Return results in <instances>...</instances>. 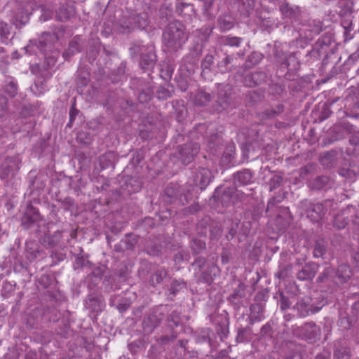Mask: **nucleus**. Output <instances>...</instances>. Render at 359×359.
I'll list each match as a JSON object with an SVG mask.
<instances>
[{
  "label": "nucleus",
  "mask_w": 359,
  "mask_h": 359,
  "mask_svg": "<svg viewBox=\"0 0 359 359\" xmlns=\"http://www.w3.org/2000/svg\"><path fill=\"white\" fill-rule=\"evenodd\" d=\"M80 51L79 39H74L69 43L68 48L63 53V57L65 60H69L72 55Z\"/></svg>",
  "instance_id": "b1692460"
},
{
  "label": "nucleus",
  "mask_w": 359,
  "mask_h": 359,
  "mask_svg": "<svg viewBox=\"0 0 359 359\" xmlns=\"http://www.w3.org/2000/svg\"><path fill=\"white\" fill-rule=\"evenodd\" d=\"M63 32L64 29L61 27L56 32L53 34L50 33L43 34L39 39V48L41 51L46 52L48 48L51 47V43L54 40L58 39L62 36Z\"/></svg>",
  "instance_id": "ddd939ff"
},
{
  "label": "nucleus",
  "mask_w": 359,
  "mask_h": 359,
  "mask_svg": "<svg viewBox=\"0 0 359 359\" xmlns=\"http://www.w3.org/2000/svg\"><path fill=\"white\" fill-rule=\"evenodd\" d=\"M165 194L169 198L168 201L171 203L184 205L189 201V191L185 190L184 187L177 184H169L165 190Z\"/></svg>",
  "instance_id": "7ed1b4c3"
},
{
  "label": "nucleus",
  "mask_w": 359,
  "mask_h": 359,
  "mask_svg": "<svg viewBox=\"0 0 359 359\" xmlns=\"http://www.w3.org/2000/svg\"><path fill=\"white\" fill-rule=\"evenodd\" d=\"M171 293L173 294H175V293L178 291V289L177 288V285H175V283L172 284L170 288Z\"/></svg>",
  "instance_id": "774afa93"
},
{
  "label": "nucleus",
  "mask_w": 359,
  "mask_h": 359,
  "mask_svg": "<svg viewBox=\"0 0 359 359\" xmlns=\"http://www.w3.org/2000/svg\"><path fill=\"white\" fill-rule=\"evenodd\" d=\"M78 113L79 111L72 107L69 112L70 121L67 126H70L72 121L74 119L75 116L78 114Z\"/></svg>",
  "instance_id": "13d9d810"
},
{
  "label": "nucleus",
  "mask_w": 359,
  "mask_h": 359,
  "mask_svg": "<svg viewBox=\"0 0 359 359\" xmlns=\"http://www.w3.org/2000/svg\"><path fill=\"white\" fill-rule=\"evenodd\" d=\"M154 47L151 45L142 46L134 45L130 48V50L140 55V65L142 69L145 70L151 69L156 62V55L154 53Z\"/></svg>",
  "instance_id": "f03ea898"
},
{
  "label": "nucleus",
  "mask_w": 359,
  "mask_h": 359,
  "mask_svg": "<svg viewBox=\"0 0 359 359\" xmlns=\"http://www.w3.org/2000/svg\"><path fill=\"white\" fill-rule=\"evenodd\" d=\"M187 38L184 25L179 21H173L163 31V43L168 52L173 53L182 48Z\"/></svg>",
  "instance_id": "f257e3e1"
},
{
  "label": "nucleus",
  "mask_w": 359,
  "mask_h": 359,
  "mask_svg": "<svg viewBox=\"0 0 359 359\" xmlns=\"http://www.w3.org/2000/svg\"><path fill=\"white\" fill-rule=\"evenodd\" d=\"M214 62V57L212 55H207L201 62V75L206 78L211 72V66Z\"/></svg>",
  "instance_id": "5701e85b"
},
{
  "label": "nucleus",
  "mask_w": 359,
  "mask_h": 359,
  "mask_svg": "<svg viewBox=\"0 0 359 359\" xmlns=\"http://www.w3.org/2000/svg\"><path fill=\"white\" fill-rule=\"evenodd\" d=\"M233 59L229 56L226 55L220 62L218 63V67L224 68L221 69L222 72H230L232 70L231 67H228L227 65L231 63Z\"/></svg>",
  "instance_id": "58836bf2"
},
{
  "label": "nucleus",
  "mask_w": 359,
  "mask_h": 359,
  "mask_svg": "<svg viewBox=\"0 0 359 359\" xmlns=\"http://www.w3.org/2000/svg\"><path fill=\"white\" fill-rule=\"evenodd\" d=\"M135 20V12L128 15H124L116 23L114 29L119 34H126L132 32L136 27L133 20Z\"/></svg>",
  "instance_id": "6e6552de"
},
{
  "label": "nucleus",
  "mask_w": 359,
  "mask_h": 359,
  "mask_svg": "<svg viewBox=\"0 0 359 359\" xmlns=\"http://www.w3.org/2000/svg\"><path fill=\"white\" fill-rule=\"evenodd\" d=\"M325 252V242L323 239L317 240L313 250V256L315 257H322Z\"/></svg>",
  "instance_id": "473e14b6"
},
{
  "label": "nucleus",
  "mask_w": 359,
  "mask_h": 359,
  "mask_svg": "<svg viewBox=\"0 0 359 359\" xmlns=\"http://www.w3.org/2000/svg\"><path fill=\"white\" fill-rule=\"evenodd\" d=\"M260 59H261V57L259 54L254 53L249 57L248 61L251 62L253 60H255L253 65H255L256 63H257L259 61Z\"/></svg>",
  "instance_id": "680f3d73"
},
{
  "label": "nucleus",
  "mask_w": 359,
  "mask_h": 359,
  "mask_svg": "<svg viewBox=\"0 0 359 359\" xmlns=\"http://www.w3.org/2000/svg\"><path fill=\"white\" fill-rule=\"evenodd\" d=\"M153 91L151 88H147L145 90H142L140 94L138 99L140 102H147L151 99Z\"/></svg>",
  "instance_id": "4c0bfd02"
},
{
  "label": "nucleus",
  "mask_w": 359,
  "mask_h": 359,
  "mask_svg": "<svg viewBox=\"0 0 359 359\" xmlns=\"http://www.w3.org/2000/svg\"><path fill=\"white\" fill-rule=\"evenodd\" d=\"M243 156L246 159L250 158L255 159L258 156V152L255 151V146L252 144H246L242 147Z\"/></svg>",
  "instance_id": "c85d7f7f"
},
{
  "label": "nucleus",
  "mask_w": 359,
  "mask_h": 359,
  "mask_svg": "<svg viewBox=\"0 0 359 359\" xmlns=\"http://www.w3.org/2000/svg\"><path fill=\"white\" fill-rule=\"evenodd\" d=\"M292 270V265L288 264L280 269L276 276L279 278L285 279L289 276V272Z\"/></svg>",
  "instance_id": "37998d69"
},
{
  "label": "nucleus",
  "mask_w": 359,
  "mask_h": 359,
  "mask_svg": "<svg viewBox=\"0 0 359 359\" xmlns=\"http://www.w3.org/2000/svg\"><path fill=\"white\" fill-rule=\"evenodd\" d=\"M212 177L211 172L205 168H198L193 175V180L196 186L204 189L210 183Z\"/></svg>",
  "instance_id": "1a4fd4ad"
},
{
  "label": "nucleus",
  "mask_w": 359,
  "mask_h": 359,
  "mask_svg": "<svg viewBox=\"0 0 359 359\" xmlns=\"http://www.w3.org/2000/svg\"><path fill=\"white\" fill-rule=\"evenodd\" d=\"M265 79L266 75L264 73L256 72L246 76L245 82L250 86H258L264 81Z\"/></svg>",
  "instance_id": "f3484780"
},
{
  "label": "nucleus",
  "mask_w": 359,
  "mask_h": 359,
  "mask_svg": "<svg viewBox=\"0 0 359 359\" xmlns=\"http://www.w3.org/2000/svg\"><path fill=\"white\" fill-rule=\"evenodd\" d=\"M282 182L283 177L281 176L274 175L273 177H272L269 182L270 191H273V189L280 186Z\"/></svg>",
  "instance_id": "ea45409f"
},
{
  "label": "nucleus",
  "mask_w": 359,
  "mask_h": 359,
  "mask_svg": "<svg viewBox=\"0 0 359 359\" xmlns=\"http://www.w3.org/2000/svg\"><path fill=\"white\" fill-rule=\"evenodd\" d=\"M61 238V234L59 231H56L53 235H46L42 238V243L47 248H53L57 245Z\"/></svg>",
  "instance_id": "4be33fe9"
},
{
  "label": "nucleus",
  "mask_w": 359,
  "mask_h": 359,
  "mask_svg": "<svg viewBox=\"0 0 359 359\" xmlns=\"http://www.w3.org/2000/svg\"><path fill=\"white\" fill-rule=\"evenodd\" d=\"M9 34L8 25L3 22H0V36L7 38V35Z\"/></svg>",
  "instance_id": "de8ad7c7"
},
{
  "label": "nucleus",
  "mask_w": 359,
  "mask_h": 359,
  "mask_svg": "<svg viewBox=\"0 0 359 359\" xmlns=\"http://www.w3.org/2000/svg\"><path fill=\"white\" fill-rule=\"evenodd\" d=\"M43 13L41 15L40 19L41 20L46 21L48 19L50 18L52 16V12L50 11L43 10Z\"/></svg>",
  "instance_id": "4d7b16f0"
},
{
  "label": "nucleus",
  "mask_w": 359,
  "mask_h": 359,
  "mask_svg": "<svg viewBox=\"0 0 359 359\" xmlns=\"http://www.w3.org/2000/svg\"><path fill=\"white\" fill-rule=\"evenodd\" d=\"M233 107L231 97V88L228 86H219L217 99L213 104V109L217 112H222Z\"/></svg>",
  "instance_id": "20e7f679"
},
{
  "label": "nucleus",
  "mask_w": 359,
  "mask_h": 359,
  "mask_svg": "<svg viewBox=\"0 0 359 359\" xmlns=\"http://www.w3.org/2000/svg\"><path fill=\"white\" fill-rule=\"evenodd\" d=\"M283 111V107L279 105V106H278L277 109H271V110L266 111V114L269 118H273L275 116L281 113Z\"/></svg>",
  "instance_id": "3c124183"
},
{
  "label": "nucleus",
  "mask_w": 359,
  "mask_h": 359,
  "mask_svg": "<svg viewBox=\"0 0 359 359\" xmlns=\"http://www.w3.org/2000/svg\"><path fill=\"white\" fill-rule=\"evenodd\" d=\"M220 139L217 134L212 135L208 141L209 148L212 150L217 151L216 147L220 144Z\"/></svg>",
  "instance_id": "a19ab883"
},
{
  "label": "nucleus",
  "mask_w": 359,
  "mask_h": 359,
  "mask_svg": "<svg viewBox=\"0 0 359 359\" xmlns=\"http://www.w3.org/2000/svg\"><path fill=\"white\" fill-rule=\"evenodd\" d=\"M279 304L281 311H285L290 307L292 302L287 297H286L283 292H280Z\"/></svg>",
  "instance_id": "e433bc0d"
},
{
  "label": "nucleus",
  "mask_w": 359,
  "mask_h": 359,
  "mask_svg": "<svg viewBox=\"0 0 359 359\" xmlns=\"http://www.w3.org/2000/svg\"><path fill=\"white\" fill-rule=\"evenodd\" d=\"M231 194H232V191L231 189L225 190L222 196V201L226 203L229 202L231 198V196H232Z\"/></svg>",
  "instance_id": "6e6d98bb"
},
{
  "label": "nucleus",
  "mask_w": 359,
  "mask_h": 359,
  "mask_svg": "<svg viewBox=\"0 0 359 359\" xmlns=\"http://www.w3.org/2000/svg\"><path fill=\"white\" fill-rule=\"evenodd\" d=\"M168 275V271L165 269H159L156 270L151 276L149 283L151 285L155 286L162 282L163 278Z\"/></svg>",
  "instance_id": "bb28decb"
},
{
  "label": "nucleus",
  "mask_w": 359,
  "mask_h": 359,
  "mask_svg": "<svg viewBox=\"0 0 359 359\" xmlns=\"http://www.w3.org/2000/svg\"><path fill=\"white\" fill-rule=\"evenodd\" d=\"M292 309L297 313V316L300 318H304L309 316L310 313H317L320 310L319 308L315 307L311 304V299L309 297L299 299Z\"/></svg>",
  "instance_id": "423d86ee"
},
{
  "label": "nucleus",
  "mask_w": 359,
  "mask_h": 359,
  "mask_svg": "<svg viewBox=\"0 0 359 359\" xmlns=\"http://www.w3.org/2000/svg\"><path fill=\"white\" fill-rule=\"evenodd\" d=\"M271 330V327L270 326L269 324H266L265 325H264L262 329H261V334L262 335H266L267 334H269Z\"/></svg>",
  "instance_id": "052dcab7"
},
{
  "label": "nucleus",
  "mask_w": 359,
  "mask_h": 359,
  "mask_svg": "<svg viewBox=\"0 0 359 359\" xmlns=\"http://www.w3.org/2000/svg\"><path fill=\"white\" fill-rule=\"evenodd\" d=\"M191 249L195 255L201 253L205 250V243L199 239H193L191 243Z\"/></svg>",
  "instance_id": "72a5a7b5"
},
{
  "label": "nucleus",
  "mask_w": 359,
  "mask_h": 359,
  "mask_svg": "<svg viewBox=\"0 0 359 359\" xmlns=\"http://www.w3.org/2000/svg\"><path fill=\"white\" fill-rule=\"evenodd\" d=\"M212 32L210 27H205L194 32V36L198 38L196 45L194 48L196 55H198L202 52V48Z\"/></svg>",
  "instance_id": "9b49d317"
},
{
  "label": "nucleus",
  "mask_w": 359,
  "mask_h": 359,
  "mask_svg": "<svg viewBox=\"0 0 359 359\" xmlns=\"http://www.w3.org/2000/svg\"><path fill=\"white\" fill-rule=\"evenodd\" d=\"M294 334L309 341H314L320 334V329L313 323H306L304 326L297 328Z\"/></svg>",
  "instance_id": "0eeeda50"
},
{
  "label": "nucleus",
  "mask_w": 359,
  "mask_h": 359,
  "mask_svg": "<svg viewBox=\"0 0 359 359\" xmlns=\"http://www.w3.org/2000/svg\"><path fill=\"white\" fill-rule=\"evenodd\" d=\"M6 90L7 93L9 94V95L11 97H14L17 93L16 85L13 82H10L6 86Z\"/></svg>",
  "instance_id": "49530a36"
},
{
  "label": "nucleus",
  "mask_w": 359,
  "mask_h": 359,
  "mask_svg": "<svg viewBox=\"0 0 359 359\" xmlns=\"http://www.w3.org/2000/svg\"><path fill=\"white\" fill-rule=\"evenodd\" d=\"M280 11L283 15L291 18H297L298 15L297 8L290 7L286 2H283L280 5Z\"/></svg>",
  "instance_id": "cd10ccee"
},
{
  "label": "nucleus",
  "mask_w": 359,
  "mask_h": 359,
  "mask_svg": "<svg viewBox=\"0 0 359 359\" xmlns=\"http://www.w3.org/2000/svg\"><path fill=\"white\" fill-rule=\"evenodd\" d=\"M62 204L63 205L64 209L67 210H69L70 208L73 205L74 201L71 198H69V197L68 198H65L62 201Z\"/></svg>",
  "instance_id": "864d4df0"
},
{
  "label": "nucleus",
  "mask_w": 359,
  "mask_h": 359,
  "mask_svg": "<svg viewBox=\"0 0 359 359\" xmlns=\"http://www.w3.org/2000/svg\"><path fill=\"white\" fill-rule=\"evenodd\" d=\"M253 172L249 169H243L233 175V184L236 187L246 186L253 182Z\"/></svg>",
  "instance_id": "9d476101"
},
{
  "label": "nucleus",
  "mask_w": 359,
  "mask_h": 359,
  "mask_svg": "<svg viewBox=\"0 0 359 359\" xmlns=\"http://www.w3.org/2000/svg\"><path fill=\"white\" fill-rule=\"evenodd\" d=\"M238 224H236V227H232L229 230V235L227 236V238H229V236L231 238H232L236 233V228H237Z\"/></svg>",
  "instance_id": "338daca9"
},
{
  "label": "nucleus",
  "mask_w": 359,
  "mask_h": 359,
  "mask_svg": "<svg viewBox=\"0 0 359 359\" xmlns=\"http://www.w3.org/2000/svg\"><path fill=\"white\" fill-rule=\"evenodd\" d=\"M292 220V217L287 208H284L280 215H278L276 222L283 229L289 226Z\"/></svg>",
  "instance_id": "a211bd4d"
},
{
  "label": "nucleus",
  "mask_w": 359,
  "mask_h": 359,
  "mask_svg": "<svg viewBox=\"0 0 359 359\" xmlns=\"http://www.w3.org/2000/svg\"><path fill=\"white\" fill-rule=\"evenodd\" d=\"M58 56L59 52L57 51H54L51 55H47V54H46V60L48 67H52L55 65Z\"/></svg>",
  "instance_id": "79ce46f5"
},
{
  "label": "nucleus",
  "mask_w": 359,
  "mask_h": 359,
  "mask_svg": "<svg viewBox=\"0 0 359 359\" xmlns=\"http://www.w3.org/2000/svg\"><path fill=\"white\" fill-rule=\"evenodd\" d=\"M130 304L126 299H121L120 302L116 304V307L120 312H123L128 309Z\"/></svg>",
  "instance_id": "8fccbe9b"
},
{
  "label": "nucleus",
  "mask_w": 359,
  "mask_h": 359,
  "mask_svg": "<svg viewBox=\"0 0 359 359\" xmlns=\"http://www.w3.org/2000/svg\"><path fill=\"white\" fill-rule=\"evenodd\" d=\"M219 24L221 29L224 31L231 29L233 26L232 23L226 19H219Z\"/></svg>",
  "instance_id": "09e8293b"
},
{
  "label": "nucleus",
  "mask_w": 359,
  "mask_h": 359,
  "mask_svg": "<svg viewBox=\"0 0 359 359\" xmlns=\"http://www.w3.org/2000/svg\"><path fill=\"white\" fill-rule=\"evenodd\" d=\"M318 269V266L315 263H309L306 264L297 273V278L300 280H312L316 276Z\"/></svg>",
  "instance_id": "4468645a"
},
{
  "label": "nucleus",
  "mask_w": 359,
  "mask_h": 359,
  "mask_svg": "<svg viewBox=\"0 0 359 359\" xmlns=\"http://www.w3.org/2000/svg\"><path fill=\"white\" fill-rule=\"evenodd\" d=\"M77 140L83 144H88L91 141V137L85 132H79L76 136Z\"/></svg>",
  "instance_id": "a18cd8bd"
},
{
  "label": "nucleus",
  "mask_w": 359,
  "mask_h": 359,
  "mask_svg": "<svg viewBox=\"0 0 359 359\" xmlns=\"http://www.w3.org/2000/svg\"><path fill=\"white\" fill-rule=\"evenodd\" d=\"M212 100L210 93L205 90H198L194 95V102L198 106H204Z\"/></svg>",
  "instance_id": "6ab92c4d"
},
{
  "label": "nucleus",
  "mask_w": 359,
  "mask_h": 359,
  "mask_svg": "<svg viewBox=\"0 0 359 359\" xmlns=\"http://www.w3.org/2000/svg\"><path fill=\"white\" fill-rule=\"evenodd\" d=\"M169 320L172 321L175 325H177L179 323V319L177 313H172L169 317Z\"/></svg>",
  "instance_id": "e2e57ef3"
},
{
  "label": "nucleus",
  "mask_w": 359,
  "mask_h": 359,
  "mask_svg": "<svg viewBox=\"0 0 359 359\" xmlns=\"http://www.w3.org/2000/svg\"><path fill=\"white\" fill-rule=\"evenodd\" d=\"M29 211L30 212L33 211V215L32 216H29V212H27L26 214L24 216L23 221L25 219H27V222L32 223V222H34L36 219V218L38 217V214L35 211V210H34L32 208L29 210Z\"/></svg>",
  "instance_id": "603ef678"
},
{
  "label": "nucleus",
  "mask_w": 359,
  "mask_h": 359,
  "mask_svg": "<svg viewBox=\"0 0 359 359\" xmlns=\"http://www.w3.org/2000/svg\"><path fill=\"white\" fill-rule=\"evenodd\" d=\"M6 109V98L0 97V116H4Z\"/></svg>",
  "instance_id": "5fc2aeb1"
},
{
  "label": "nucleus",
  "mask_w": 359,
  "mask_h": 359,
  "mask_svg": "<svg viewBox=\"0 0 359 359\" xmlns=\"http://www.w3.org/2000/svg\"><path fill=\"white\" fill-rule=\"evenodd\" d=\"M86 308L93 312H100L102 309L100 300L95 296H89L86 301Z\"/></svg>",
  "instance_id": "aec40b11"
},
{
  "label": "nucleus",
  "mask_w": 359,
  "mask_h": 359,
  "mask_svg": "<svg viewBox=\"0 0 359 359\" xmlns=\"http://www.w3.org/2000/svg\"><path fill=\"white\" fill-rule=\"evenodd\" d=\"M241 41H242V39L239 38V37H236V36H232V37L226 36V37H224L222 39V42L224 44L230 46L238 47L241 44Z\"/></svg>",
  "instance_id": "c9c22d12"
},
{
  "label": "nucleus",
  "mask_w": 359,
  "mask_h": 359,
  "mask_svg": "<svg viewBox=\"0 0 359 359\" xmlns=\"http://www.w3.org/2000/svg\"><path fill=\"white\" fill-rule=\"evenodd\" d=\"M157 96L159 99H166L171 96L170 91L165 87L160 86L156 91Z\"/></svg>",
  "instance_id": "c03bdc74"
},
{
  "label": "nucleus",
  "mask_w": 359,
  "mask_h": 359,
  "mask_svg": "<svg viewBox=\"0 0 359 359\" xmlns=\"http://www.w3.org/2000/svg\"><path fill=\"white\" fill-rule=\"evenodd\" d=\"M335 158L336 152L334 151H330L322 154L320 161L323 165L329 167L335 161Z\"/></svg>",
  "instance_id": "7c9ffc66"
},
{
  "label": "nucleus",
  "mask_w": 359,
  "mask_h": 359,
  "mask_svg": "<svg viewBox=\"0 0 359 359\" xmlns=\"http://www.w3.org/2000/svg\"><path fill=\"white\" fill-rule=\"evenodd\" d=\"M136 28L144 29L148 25V15L146 13L137 14L135 13V20H133Z\"/></svg>",
  "instance_id": "c756f323"
},
{
  "label": "nucleus",
  "mask_w": 359,
  "mask_h": 359,
  "mask_svg": "<svg viewBox=\"0 0 359 359\" xmlns=\"http://www.w3.org/2000/svg\"><path fill=\"white\" fill-rule=\"evenodd\" d=\"M250 315L249 317L250 324L255 323L256 321L262 320L263 316L262 314L263 309L260 304H256L250 306Z\"/></svg>",
  "instance_id": "412c9836"
},
{
  "label": "nucleus",
  "mask_w": 359,
  "mask_h": 359,
  "mask_svg": "<svg viewBox=\"0 0 359 359\" xmlns=\"http://www.w3.org/2000/svg\"><path fill=\"white\" fill-rule=\"evenodd\" d=\"M162 320L161 313H151L147 315L143 320L142 325L144 332L146 334H150L158 326Z\"/></svg>",
  "instance_id": "f8f14e48"
},
{
  "label": "nucleus",
  "mask_w": 359,
  "mask_h": 359,
  "mask_svg": "<svg viewBox=\"0 0 359 359\" xmlns=\"http://www.w3.org/2000/svg\"><path fill=\"white\" fill-rule=\"evenodd\" d=\"M176 337L172 335V337H169V336H163L161 338V343L163 344H165L167 342H168L170 340H173L174 339H175Z\"/></svg>",
  "instance_id": "0e129e2a"
},
{
  "label": "nucleus",
  "mask_w": 359,
  "mask_h": 359,
  "mask_svg": "<svg viewBox=\"0 0 359 359\" xmlns=\"http://www.w3.org/2000/svg\"><path fill=\"white\" fill-rule=\"evenodd\" d=\"M75 14V8L72 5H62L57 11V18L63 21L69 20Z\"/></svg>",
  "instance_id": "dca6fc26"
},
{
  "label": "nucleus",
  "mask_w": 359,
  "mask_h": 359,
  "mask_svg": "<svg viewBox=\"0 0 359 359\" xmlns=\"http://www.w3.org/2000/svg\"><path fill=\"white\" fill-rule=\"evenodd\" d=\"M330 184V179L327 176H320L314 179L310 186L312 189L320 190L327 187Z\"/></svg>",
  "instance_id": "a878e982"
},
{
  "label": "nucleus",
  "mask_w": 359,
  "mask_h": 359,
  "mask_svg": "<svg viewBox=\"0 0 359 359\" xmlns=\"http://www.w3.org/2000/svg\"><path fill=\"white\" fill-rule=\"evenodd\" d=\"M236 147L235 145L233 144H229L222 156V163L224 165H228L229 163H231L234 158Z\"/></svg>",
  "instance_id": "393cba45"
},
{
  "label": "nucleus",
  "mask_w": 359,
  "mask_h": 359,
  "mask_svg": "<svg viewBox=\"0 0 359 359\" xmlns=\"http://www.w3.org/2000/svg\"><path fill=\"white\" fill-rule=\"evenodd\" d=\"M307 217L313 222H318L325 215V207L322 203L310 204L306 210Z\"/></svg>",
  "instance_id": "2eb2a0df"
},
{
  "label": "nucleus",
  "mask_w": 359,
  "mask_h": 359,
  "mask_svg": "<svg viewBox=\"0 0 359 359\" xmlns=\"http://www.w3.org/2000/svg\"><path fill=\"white\" fill-rule=\"evenodd\" d=\"M184 259V254L182 252H178L174 257V261L176 264H179Z\"/></svg>",
  "instance_id": "bf43d9fd"
},
{
  "label": "nucleus",
  "mask_w": 359,
  "mask_h": 359,
  "mask_svg": "<svg viewBox=\"0 0 359 359\" xmlns=\"http://www.w3.org/2000/svg\"><path fill=\"white\" fill-rule=\"evenodd\" d=\"M199 145L195 142H189L177 147V157L182 163L187 165L191 163L198 154Z\"/></svg>",
  "instance_id": "39448f33"
},
{
  "label": "nucleus",
  "mask_w": 359,
  "mask_h": 359,
  "mask_svg": "<svg viewBox=\"0 0 359 359\" xmlns=\"http://www.w3.org/2000/svg\"><path fill=\"white\" fill-rule=\"evenodd\" d=\"M198 280L201 282L210 284L213 280L212 276V269L207 268L201 271V274L198 278Z\"/></svg>",
  "instance_id": "f704fd0d"
},
{
  "label": "nucleus",
  "mask_w": 359,
  "mask_h": 359,
  "mask_svg": "<svg viewBox=\"0 0 359 359\" xmlns=\"http://www.w3.org/2000/svg\"><path fill=\"white\" fill-rule=\"evenodd\" d=\"M330 270L329 269H326L323 273L318 277V280L320 282L323 281L325 277H327L330 274Z\"/></svg>",
  "instance_id": "69168bd1"
},
{
  "label": "nucleus",
  "mask_w": 359,
  "mask_h": 359,
  "mask_svg": "<svg viewBox=\"0 0 359 359\" xmlns=\"http://www.w3.org/2000/svg\"><path fill=\"white\" fill-rule=\"evenodd\" d=\"M206 264V259L204 257H198L191 264V269L194 271L195 276L203 269Z\"/></svg>",
  "instance_id": "2f4dec72"
}]
</instances>
